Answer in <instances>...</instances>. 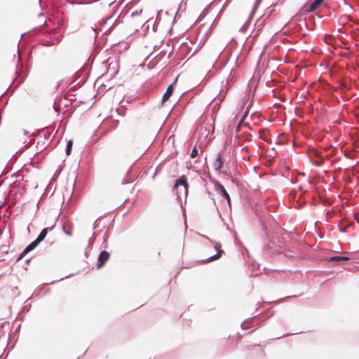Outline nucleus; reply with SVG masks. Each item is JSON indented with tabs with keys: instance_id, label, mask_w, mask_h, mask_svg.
Segmentation results:
<instances>
[{
	"instance_id": "nucleus-1",
	"label": "nucleus",
	"mask_w": 359,
	"mask_h": 359,
	"mask_svg": "<svg viewBox=\"0 0 359 359\" xmlns=\"http://www.w3.org/2000/svg\"><path fill=\"white\" fill-rule=\"evenodd\" d=\"M52 228H44L38 237L32 242L29 245L26 247V248L22 251V252L19 255L18 260L22 259L23 257L27 254L31 250H34L42 241L44 240L49 230H51Z\"/></svg>"
},
{
	"instance_id": "nucleus-2",
	"label": "nucleus",
	"mask_w": 359,
	"mask_h": 359,
	"mask_svg": "<svg viewBox=\"0 0 359 359\" xmlns=\"http://www.w3.org/2000/svg\"><path fill=\"white\" fill-rule=\"evenodd\" d=\"M189 184L187 179L185 175H182L176 180L174 186V189L176 190L177 194L180 196L182 194H184L186 196L188 194Z\"/></svg>"
},
{
	"instance_id": "nucleus-3",
	"label": "nucleus",
	"mask_w": 359,
	"mask_h": 359,
	"mask_svg": "<svg viewBox=\"0 0 359 359\" xmlns=\"http://www.w3.org/2000/svg\"><path fill=\"white\" fill-rule=\"evenodd\" d=\"M142 11L140 12L136 11L131 14V23L133 24L136 28L142 27L144 23L147 22V17L142 16Z\"/></svg>"
},
{
	"instance_id": "nucleus-4",
	"label": "nucleus",
	"mask_w": 359,
	"mask_h": 359,
	"mask_svg": "<svg viewBox=\"0 0 359 359\" xmlns=\"http://www.w3.org/2000/svg\"><path fill=\"white\" fill-rule=\"evenodd\" d=\"M214 186L217 193L221 194L223 197H224L226 199L228 204L230 205L231 198L224 187L219 182L217 181L215 182Z\"/></svg>"
},
{
	"instance_id": "nucleus-5",
	"label": "nucleus",
	"mask_w": 359,
	"mask_h": 359,
	"mask_svg": "<svg viewBox=\"0 0 359 359\" xmlns=\"http://www.w3.org/2000/svg\"><path fill=\"white\" fill-rule=\"evenodd\" d=\"M110 255L107 251H102L98 257L97 269L102 268L109 259Z\"/></svg>"
},
{
	"instance_id": "nucleus-6",
	"label": "nucleus",
	"mask_w": 359,
	"mask_h": 359,
	"mask_svg": "<svg viewBox=\"0 0 359 359\" xmlns=\"http://www.w3.org/2000/svg\"><path fill=\"white\" fill-rule=\"evenodd\" d=\"M215 248L217 250V253L213 256L210 257L208 259V260L203 262V263H208V262L218 259L222 257V253L224 252V250L222 249L221 244L219 243H216L215 244Z\"/></svg>"
},
{
	"instance_id": "nucleus-7",
	"label": "nucleus",
	"mask_w": 359,
	"mask_h": 359,
	"mask_svg": "<svg viewBox=\"0 0 359 359\" xmlns=\"http://www.w3.org/2000/svg\"><path fill=\"white\" fill-rule=\"evenodd\" d=\"M324 0H315L313 2L310 4L309 6L306 5L304 9L306 12H312L316 10Z\"/></svg>"
},
{
	"instance_id": "nucleus-8",
	"label": "nucleus",
	"mask_w": 359,
	"mask_h": 359,
	"mask_svg": "<svg viewBox=\"0 0 359 359\" xmlns=\"http://www.w3.org/2000/svg\"><path fill=\"white\" fill-rule=\"evenodd\" d=\"M224 164V159L222 158V154L220 153L217 155V157L213 163V168L215 170L219 171L222 168Z\"/></svg>"
},
{
	"instance_id": "nucleus-9",
	"label": "nucleus",
	"mask_w": 359,
	"mask_h": 359,
	"mask_svg": "<svg viewBox=\"0 0 359 359\" xmlns=\"http://www.w3.org/2000/svg\"><path fill=\"white\" fill-rule=\"evenodd\" d=\"M172 92H173V86H172V84H170L168 87L166 92L164 93V95L163 96L162 102H166L170 97V96L172 95Z\"/></svg>"
},
{
	"instance_id": "nucleus-10",
	"label": "nucleus",
	"mask_w": 359,
	"mask_h": 359,
	"mask_svg": "<svg viewBox=\"0 0 359 359\" xmlns=\"http://www.w3.org/2000/svg\"><path fill=\"white\" fill-rule=\"evenodd\" d=\"M36 153L42 151L46 148V141L41 140L38 141L36 145Z\"/></svg>"
},
{
	"instance_id": "nucleus-11",
	"label": "nucleus",
	"mask_w": 359,
	"mask_h": 359,
	"mask_svg": "<svg viewBox=\"0 0 359 359\" xmlns=\"http://www.w3.org/2000/svg\"><path fill=\"white\" fill-rule=\"evenodd\" d=\"M348 257H341V256H335L332 257L329 259V262H339V261H346L348 260Z\"/></svg>"
},
{
	"instance_id": "nucleus-12",
	"label": "nucleus",
	"mask_w": 359,
	"mask_h": 359,
	"mask_svg": "<svg viewBox=\"0 0 359 359\" xmlns=\"http://www.w3.org/2000/svg\"><path fill=\"white\" fill-rule=\"evenodd\" d=\"M72 140H69L67 143V149H66V153L67 155H69L70 153H71V150H72Z\"/></svg>"
},
{
	"instance_id": "nucleus-13",
	"label": "nucleus",
	"mask_w": 359,
	"mask_h": 359,
	"mask_svg": "<svg viewBox=\"0 0 359 359\" xmlns=\"http://www.w3.org/2000/svg\"><path fill=\"white\" fill-rule=\"evenodd\" d=\"M260 1H261V0H256V1L255 3V5H254V7L252 8L251 15H253L254 13L256 11L257 7L259 6V5L260 4Z\"/></svg>"
},
{
	"instance_id": "nucleus-14",
	"label": "nucleus",
	"mask_w": 359,
	"mask_h": 359,
	"mask_svg": "<svg viewBox=\"0 0 359 359\" xmlns=\"http://www.w3.org/2000/svg\"><path fill=\"white\" fill-rule=\"evenodd\" d=\"M197 156H198V149H197V148L195 147L192 149V151H191V157L194 158L196 157Z\"/></svg>"
},
{
	"instance_id": "nucleus-15",
	"label": "nucleus",
	"mask_w": 359,
	"mask_h": 359,
	"mask_svg": "<svg viewBox=\"0 0 359 359\" xmlns=\"http://www.w3.org/2000/svg\"><path fill=\"white\" fill-rule=\"evenodd\" d=\"M65 233L67 234L68 236H71L72 235V233L69 231H65Z\"/></svg>"
},
{
	"instance_id": "nucleus-16",
	"label": "nucleus",
	"mask_w": 359,
	"mask_h": 359,
	"mask_svg": "<svg viewBox=\"0 0 359 359\" xmlns=\"http://www.w3.org/2000/svg\"><path fill=\"white\" fill-rule=\"evenodd\" d=\"M314 154L318 156V151H314Z\"/></svg>"
},
{
	"instance_id": "nucleus-17",
	"label": "nucleus",
	"mask_w": 359,
	"mask_h": 359,
	"mask_svg": "<svg viewBox=\"0 0 359 359\" xmlns=\"http://www.w3.org/2000/svg\"><path fill=\"white\" fill-rule=\"evenodd\" d=\"M243 149H246V151H248V147H245Z\"/></svg>"
}]
</instances>
